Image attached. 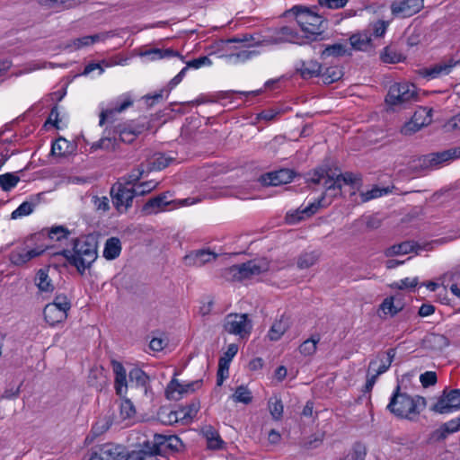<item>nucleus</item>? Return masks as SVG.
<instances>
[{"label":"nucleus","mask_w":460,"mask_h":460,"mask_svg":"<svg viewBox=\"0 0 460 460\" xmlns=\"http://www.w3.org/2000/svg\"><path fill=\"white\" fill-rule=\"evenodd\" d=\"M160 418L164 423L170 425L181 421V418H180L179 409L176 411H171L166 414L164 412H161Z\"/></svg>","instance_id":"13d9d810"},{"label":"nucleus","mask_w":460,"mask_h":460,"mask_svg":"<svg viewBox=\"0 0 460 460\" xmlns=\"http://www.w3.org/2000/svg\"><path fill=\"white\" fill-rule=\"evenodd\" d=\"M144 126H137L136 128L125 127L119 130V138L122 142L132 143L136 137L144 130Z\"/></svg>","instance_id":"49530a36"},{"label":"nucleus","mask_w":460,"mask_h":460,"mask_svg":"<svg viewBox=\"0 0 460 460\" xmlns=\"http://www.w3.org/2000/svg\"><path fill=\"white\" fill-rule=\"evenodd\" d=\"M350 55V48L343 43H335L333 45H328L322 51L323 58H327L329 57L341 58Z\"/></svg>","instance_id":"c85d7f7f"},{"label":"nucleus","mask_w":460,"mask_h":460,"mask_svg":"<svg viewBox=\"0 0 460 460\" xmlns=\"http://www.w3.org/2000/svg\"><path fill=\"white\" fill-rule=\"evenodd\" d=\"M167 438L168 436L155 434L153 441H148L153 452H157L158 454L164 452L165 450Z\"/></svg>","instance_id":"3c124183"},{"label":"nucleus","mask_w":460,"mask_h":460,"mask_svg":"<svg viewBox=\"0 0 460 460\" xmlns=\"http://www.w3.org/2000/svg\"><path fill=\"white\" fill-rule=\"evenodd\" d=\"M132 104H133V100L130 95L125 94V95L120 96L113 107L102 111V113L100 115V125H103L105 120L109 117H111L112 115H114L116 113L124 111L128 107L132 106Z\"/></svg>","instance_id":"412c9836"},{"label":"nucleus","mask_w":460,"mask_h":460,"mask_svg":"<svg viewBox=\"0 0 460 460\" xmlns=\"http://www.w3.org/2000/svg\"><path fill=\"white\" fill-rule=\"evenodd\" d=\"M420 129H421V128L411 119L402 127L401 133L404 136H411Z\"/></svg>","instance_id":"69168bd1"},{"label":"nucleus","mask_w":460,"mask_h":460,"mask_svg":"<svg viewBox=\"0 0 460 460\" xmlns=\"http://www.w3.org/2000/svg\"><path fill=\"white\" fill-rule=\"evenodd\" d=\"M168 193L160 194L153 199H150L144 206L143 212L146 215L157 214L160 211L165 210V208L173 205V208L184 206H190L199 202L201 199L197 198H186L177 200H168Z\"/></svg>","instance_id":"423d86ee"},{"label":"nucleus","mask_w":460,"mask_h":460,"mask_svg":"<svg viewBox=\"0 0 460 460\" xmlns=\"http://www.w3.org/2000/svg\"><path fill=\"white\" fill-rule=\"evenodd\" d=\"M459 408L460 390L453 389L450 391L445 390L430 410L439 414H445L457 411Z\"/></svg>","instance_id":"f8f14e48"},{"label":"nucleus","mask_w":460,"mask_h":460,"mask_svg":"<svg viewBox=\"0 0 460 460\" xmlns=\"http://www.w3.org/2000/svg\"><path fill=\"white\" fill-rule=\"evenodd\" d=\"M148 172L146 164H141L137 168L132 170L130 173L125 178V184L128 186H135L142 176Z\"/></svg>","instance_id":"a18cd8bd"},{"label":"nucleus","mask_w":460,"mask_h":460,"mask_svg":"<svg viewBox=\"0 0 460 460\" xmlns=\"http://www.w3.org/2000/svg\"><path fill=\"white\" fill-rule=\"evenodd\" d=\"M112 370L115 375V389L117 394L122 396L127 392V374L124 367L119 361H111Z\"/></svg>","instance_id":"b1692460"},{"label":"nucleus","mask_w":460,"mask_h":460,"mask_svg":"<svg viewBox=\"0 0 460 460\" xmlns=\"http://www.w3.org/2000/svg\"><path fill=\"white\" fill-rule=\"evenodd\" d=\"M35 284L40 292L51 293L54 291V285L49 276L48 269H40L35 277Z\"/></svg>","instance_id":"7c9ffc66"},{"label":"nucleus","mask_w":460,"mask_h":460,"mask_svg":"<svg viewBox=\"0 0 460 460\" xmlns=\"http://www.w3.org/2000/svg\"><path fill=\"white\" fill-rule=\"evenodd\" d=\"M126 448L119 444L105 443L93 447L86 460H126Z\"/></svg>","instance_id":"6e6552de"},{"label":"nucleus","mask_w":460,"mask_h":460,"mask_svg":"<svg viewBox=\"0 0 460 460\" xmlns=\"http://www.w3.org/2000/svg\"><path fill=\"white\" fill-rule=\"evenodd\" d=\"M289 327L288 319L284 315L276 321L269 331V338L271 341H278L287 332Z\"/></svg>","instance_id":"72a5a7b5"},{"label":"nucleus","mask_w":460,"mask_h":460,"mask_svg":"<svg viewBox=\"0 0 460 460\" xmlns=\"http://www.w3.org/2000/svg\"><path fill=\"white\" fill-rule=\"evenodd\" d=\"M208 447L211 449L220 448L222 440L219 436L213 430L207 431Z\"/></svg>","instance_id":"052dcab7"},{"label":"nucleus","mask_w":460,"mask_h":460,"mask_svg":"<svg viewBox=\"0 0 460 460\" xmlns=\"http://www.w3.org/2000/svg\"><path fill=\"white\" fill-rule=\"evenodd\" d=\"M456 158H460V146L431 154L425 159V162L427 161L429 166H436Z\"/></svg>","instance_id":"5701e85b"},{"label":"nucleus","mask_w":460,"mask_h":460,"mask_svg":"<svg viewBox=\"0 0 460 460\" xmlns=\"http://www.w3.org/2000/svg\"><path fill=\"white\" fill-rule=\"evenodd\" d=\"M442 426L445 428L446 432L450 435L460 430V418L453 419L444 424Z\"/></svg>","instance_id":"774afa93"},{"label":"nucleus","mask_w":460,"mask_h":460,"mask_svg":"<svg viewBox=\"0 0 460 460\" xmlns=\"http://www.w3.org/2000/svg\"><path fill=\"white\" fill-rule=\"evenodd\" d=\"M425 406V398L421 396L411 397L405 393H400V386H397L387 409L398 418L413 420L420 414V408Z\"/></svg>","instance_id":"f03ea898"},{"label":"nucleus","mask_w":460,"mask_h":460,"mask_svg":"<svg viewBox=\"0 0 460 460\" xmlns=\"http://www.w3.org/2000/svg\"><path fill=\"white\" fill-rule=\"evenodd\" d=\"M93 204L99 211L106 212L110 208V201L107 197H93Z\"/></svg>","instance_id":"338daca9"},{"label":"nucleus","mask_w":460,"mask_h":460,"mask_svg":"<svg viewBox=\"0 0 460 460\" xmlns=\"http://www.w3.org/2000/svg\"><path fill=\"white\" fill-rule=\"evenodd\" d=\"M173 158L161 153H156L146 160L147 172L160 171L166 168Z\"/></svg>","instance_id":"a878e982"},{"label":"nucleus","mask_w":460,"mask_h":460,"mask_svg":"<svg viewBox=\"0 0 460 460\" xmlns=\"http://www.w3.org/2000/svg\"><path fill=\"white\" fill-rule=\"evenodd\" d=\"M232 397L234 402L244 404H249L252 400L251 391L243 385L238 386Z\"/></svg>","instance_id":"de8ad7c7"},{"label":"nucleus","mask_w":460,"mask_h":460,"mask_svg":"<svg viewBox=\"0 0 460 460\" xmlns=\"http://www.w3.org/2000/svg\"><path fill=\"white\" fill-rule=\"evenodd\" d=\"M393 189L394 187L381 188L378 186H374L371 190L360 193L361 202H367L371 199L387 195L392 192Z\"/></svg>","instance_id":"58836bf2"},{"label":"nucleus","mask_w":460,"mask_h":460,"mask_svg":"<svg viewBox=\"0 0 460 460\" xmlns=\"http://www.w3.org/2000/svg\"><path fill=\"white\" fill-rule=\"evenodd\" d=\"M297 71L305 79L313 78L320 75L321 65L315 60L304 61L300 67L297 68Z\"/></svg>","instance_id":"2f4dec72"},{"label":"nucleus","mask_w":460,"mask_h":460,"mask_svg":"<svg viewBox=\"0 0 460 460\" xmlns=\"http://www.w3.org/2000/svg\"><path fill=\"white\" fill-rule=\"evenodd\" d=\"M420 380L424 387H428L437 383V375L435 372L427 371L420 375Z\"/></svg>","instance_id":"0e129e2a"},{"label":"nucleus","mask_w":460,"mask_h":460,"mask_svg":"<svg viewBox=\"0 0 460 460\" xmlns=\"http://www.w3.org/2000/svg\"><path fill=\"white\" fill-rule=\"evenodd\" d=\"M321 255L319 250L303 251L296 260L297 269L303 270L314 267L320 261Z\"/></svg>","instance_id":"4be33fe9"},{"label":"nucleus","mask_w":460,"mask_h":460,"mask_svg":"<svg viewBox=\"0 0 460 460\" xmlns=\"http://www.w3.org/2000/svg\"><path fill=\"white\" fill-rule=\"evenodd\" d=\"M294 173L289 169H281L261 176V182L265 185L278 186L287 184L292 181Z\"/></svg>","instance_id":"a211bd4d"},{"label":"nucleus","mask_w":460,"mask_h":460,"mask_svg":"<svg viewBox=\"0 0 460 460\" xmlns=\"http://www.w3.org/2000/svg\"><path fill=\"white\" fill-rule=\"evenodd\" d=\"M135 414H136V410H135V407H134L132 402L128 399L122 400L121 403H120L121 418L124 420L130 419Z\"/></svg>","instance_id":"6e6d98bb"},{"label":"nucleus","mask_w":460,"mask_h":460,"mask_svg":"<svg viewBox=\"0 0 460 460\" xmlns=\"http://www.w3.org/2000/svg\"><path fill=\"white\" fill-rule=\"evenodd\" d=\"M423 0H402L391 4L394 15L406 18L419 13L423 8Z\"/></svg>","instance_id":"4468645a"},{"label":"nucleus","mask_w":460,"mask_h":460,"mask_svg":"<svg viewBox=\"0 0 460 460\" xmlns=\"http://www.w3.org/2000/svg\"><path fill=\"white\" fill-rule=\"evenodd\" d=\"M200 409L199 401H192L190 404L179 409L180 418L181 421L188 423L191 421L198 414Z\"/></svg>","instance_id":"f704fd0d"},{"label":"nucleus","mask_w":460,"mask_h":460,"mask_svg":"<svg viewBox=\"0 0 460 460\" xmlns=\"http://www.w3.org/2000/svg\"><path fill=\"white\" fill-rule=\"evenodd\" d=\"M157 455H159L157 452H153L151 449L150 443L146 442L143 449L132 452L128 456V460H159Z\"/></svg>","instance_id":"e433bc0d"},{"label":"nucleus","mask_w":460,"mask_h":460,"mask_svg":"<svg viewBox=\"0 0 460 460\" xmlns=\"http://www.w3.org/2000/svg\"><path fill=\"white\" fill-rule=\"evenodd\" d=\"M69 234V231L64 226H54L49 230V236L56 241H60L63 238H66Z\"/></svg>","instance_id":"bf43d9fd"},{"label":"nucleus","mask_w":460,"mask_h":460,"mask_svg":"<svg viewBox=\"0 0 460 460\" xmlns=\"http://www.w3.org/2000/svg\"><path fill=\"white\" fill-rule=\"evenodd\" d=\"M394 356L395 351L393 349L377 354L376 357L369 363L368 373H374L377 376H380L386 372L389 369Z\"/></svg>","instance_id":"2eb2a0df"},{"label":"nucleus","mask_w":460,"mask_h":460,"mask_svg":"<svg viewBox=\"0 0 460 460\" xmlns=\"http://www.w3.org/2000/svg\"><path fill=\"white\" fill-rule=\"evenodd\" d=\"M97 240L93 235H83L74 240L71 250L63 251L67 261L84 274L97 259Z\"/></svg>","instance_id":"f257e3e1"},{"label":"nucleus","mask_w":460,"mask_h":460,"mask_svg":"<svg viewBox=\"0 0 460 460\" xmlns=\"http://www.w3.org/2000/svg\"><path fill=\"white\" fill-rule=\"evenodd\" d=\"M111 196L116 209L119 213H125L132 206L136 194L132 186L117 182L111 189Z\"/></svg>","instance_id":"1a4fd4ad"},{"label":"nucleus","mask_w":460,"mask_h":460,"mask_svg":"<svg viewBox=\"0 0 460 460\" xmlns=\"http://www.w3.org/2000/svg\"><path fill=\"white\" fill-rule=\"evenodd\" d=\"M129 379L131 383L135 382L137 385L145 386L148 378L144 371L134 368L129 372Z\"/></svg>","instance_id":"5fc2aeb1"},{"label":"nucleus","mask_w":460,"mask_h":460,"mask_svg":"<svg viewBox=\"0 0 460 460\" xmlns=\"http://www.w3.org/2000/svg\"><path fill=\"white\" fill-rule=\"evenodd\" d=\"M416 86L408 83L391 85L385 102L392 106L402 105L417 100Z\"/></svg>","instance_id":"0eeeda50"},{"label":"nucleus","mask_w":460,"mask_h":460,"mask_svg":"<svg viewBox=\"0 0 460 460\" xmlns=\"http://www.w3.org/2000/svg\"><path fill=\"white\" fill-rule=\"evenodd\" d=\"M104 38L103 35L101 34H94V35H89V36H84L81 38L75 39L71 41V43L68 45V47L72 48L73 49H79L84 47H88L95 42L100 41Z\"/></svg>","instance_id":"4c0bfd02"},{"label":"nucleus","mask_w":460,"mask_h":460,"mask_svg":"<svg viewBox=\"0 0 460 460\" xmlns=\"http://www.w3.org/2000/svg\"><path fill=\"white\" fill-rule=\"evenodd\" d=\"M256 53L250 50H243L236 54L227 56L228 59L233 63L244 62L253 57Z\"/></svg>","instance_id":"4d7b16f0"},{"label":"nucleus","mask_w":460,"mask_h":460,"mask_svg":"<svg viewBox=\"0 0 460 460\" xmlns=\"http://www.w3.org/2000/svg\"><path fill=\"white\" fill-rule=\"evenodd\" d=\"M319 206V203L313 202L307 205L303 209H297L295 212L288 213L286 217L288 223L295 224L300 220L305 219V217H311L312 215L316 213Z\"/></svg>","instance_id":"bb28decb"},{"label":"nucleus","mask_w":460,"mask_h":460,"mask_svg":"<svg viewBox=\"0 0 460 460\" xmlns=\"http://www.w3.org/2000/svg\"><path fill=\"white\" fill-rule=\"evenodd\" d=\"M202 385L201 380H196L188 384H180L177 379H172L167 385L165 394L170 400H180L183 394L194 392Z\"/></svg>","instance_id":"ddd939ff"},{"label":"nucleus","mask_w":460,"mask_h":460,"mask_svg":"<svg viewBox=\"0 0 460 460\" xmlns=\"http://www.w3.org/2000/svg\"><path fill=\"white\" fill-rule=\"evenodd\" d=\"M158 186V182L155 181H144L138 184H136L133 187V190L136 194V196L138 195H145L146 193H149L153 190H155Z\"/></svg>","instance_id":"603ef678"},{"label":"nucleus","mask_w":460,"mask_h":460,"mask_svg":"<svg viewBox=\"0 0 460 460\" xmlns=\"http://www.w3.org/2000/svg\"><path fill=\"white\" fill-rule=\"evenodd\" d=\"M70 308L71 303L67 296L58 295L53 302L45 305L43 309L44 319L50 326H55L67 318Z\"/></svg>","instance_id":"39448f33"},{"label":"nucleus","mask_w":460,"mask_h":460,"mask_svg":"<svg viewBox=\"0 0 460 460\" xmlns=\"http://www.w3.org/2000/svg\"><path fill=\"white\" fill-rule=\"evenodd\" d=\"M350 49L366 51L371 48V37L367 31L358 32L349 37Z\"/></svg>","instance_id":"cd10ccee"},{"label":"nucleus","mask_w":460,"mask_h":460,"mask_svg":"<svg viewBox=\"0 0 460 460\" xmlns=\"http://www.w3.org/2000/svg\"><path fill=\"white\" fill-rule=\"evenodd\" d=\"M217 254L210 250H196L190 252L183 258L184 263L189 267H202L217 260Z\"/></svg>","instance_id":"dca6fc26"},{"label":"nucleus","mask_w":460,"mask_h":460,"mask_svg":"<svg viewBox=\"0 0 460 460\" xmlns=\"http://www.w3.org/2000/svg\"><path fill=\"white\" fill-rule=\"evenodd\" d=\"M34 204L31 202H22L15 210L11 214L12 219H17L22 217L28 216L33 212Z\"/></svg>","instance_id":"8fccbe9b"},{"label":"nucleus","mask_w":460,"mask_h":460,"mask_svg":"<svg viewBox=\"0 0 460 460\" xmlns=\"http://www.w3.org/2000/svg\"><path fill=\"white\" fill-rule=\"evenodd\" d=\"M139 56L147 57L152 61L171 57H178L181 59H183V57L178 51H175L172 49H163L153 48L149 49L141 50L139 52Z\"/></svg>","instance_id":"393cba45"},{"label":"nucleus","mask_w":460,"mask_h":460,"mask_svg":"<svg viewBox=\"0 0 460 460\" xmlns=\"http://www.w3.org/2000/svg\"><path fill=\"white\" fill-rule=\"evenodd\" d=\"M291 14L295 16L296 23L299 25L301 31L305 34L307 39L311 36H318L322 34V24L323 22L322 16L301 6H294L286 12L287 16Z\"/></svg>","instance_id":"20e7f679"},{"label":"nucleus","mask_w":460,"mask_h":460,"mask_svg":"<svg viewBox=\"0 0 460 460\" xmlns=\"http://www.w3.org/2000/svg\"><path fill=\"white\" fill-rule=\"evenodd\" d=\"M413 250V245L410 242H404L387 248L385 252V256L392 257L400 254H407Z\"/></svg>","instance_id":"c03bdc74"},{"label":"nucleus","mask_w":460,"mask_h":460,"mask_svg":"<svg viewBox=\"0 0 460 460\" xmlns=\"http://www.w3.org/2000/svg\"><path fill=\"white\" fill-rule=\"evenodd\" d=\"M70 153V143L63 138H58L51 146V154L56 156H65Z\"/></svg>","instance_id":"37998d69"},{"label":"nucleus","mask_w":460,"mask_h":460,"mask_svg":"<svg viewBox=\"0 0 460 460\" xmlns=\"http://www.w3.org/2000/svg\"><path fill=\"white\" fill-rule=\"evenodd\" d=\"M356 178L352 173L346 172L338 175L336 179L327 178L324 181L326 194L336 196L340 193L342 183L349 184L355 181Z\"/></svg>","instance_id":"6ab92c4d"},{"label":"nucleus","mask_w":460,"mask_h":460,"mask_svg":"<svg viewBox=\"0 0 460 460\" xmlns=\"http://www.w3.org/2000/svg\"><path fill=\"white\" fill-rule=\"evenodd\" d=\"M411 119L417 123V125H419L422 128L423 127L430 124L432 120L431 111L428 110L427 108H420L418 111L414 112Z\"/></svg>","instance_id":"ea45409f"},{"label":"nucleus","mask_w":460,"mask_h":460,"mask_svg":"<svg viewBox=\"0 0 460 460\" xmlns=\"http://www.w3.org/2000/svg\"><path fill=\"white\" fill-rule=\"evenodd\" d=\"M380 310L385 314H389L391 316H394L398 312L402 310L401 305H395L394 301V297H387L385 298L382 304L380 305Z\"/></svg>","instance_id":"09e8293b"},{"label":"nucleus","mask_w":460,"mask_h":460,"mask_svg":"<svg viewBox=\"0 0 460 460\" xmlns=\"http://www.w3.org/2000/svg\"><path fill=\"white\" fill-rule=\"evenodd\" d=\"M322 76L325 84H332L341 78L342 72L339 67H329Z\"/></svg>","instance_id":"864d4df0"},{"label":"nucleus","mask_w":460,"mask_h":460,"mask_svg":"<svg viewBox=\"0 0 460 460\" xmlns=\"http://www.w3.org/2000/svg\"><path fill=\"white\" fill-rule=\"evenodd\" d=\"M121 252V243L117 237L109 238L104 245L103 256L107 260H114L119 256Z\"/></svg>","instance_id":"473e14b6"},{"label":"nucleus","mask_w":460,"mask_h":460,"mask_svg":"<svg viewBox=\"0 0 460 460\" xmlns=\"http://www.w3.org/2000/svg\"><path fill=\"white\" fill-rule=\"evenodd\" d=\"M320 341L318 334L312 335L311 338L305 340L298 347L299 353L305 357H312L317 349V344Z\"/></svg>","instance_id":"c9c22d12"},{"label":"nucleus","mask_w":460,"mask_h":460,"mask_svg":"<svg viewBox=\"0 0 460 460\" xmlns=\"http://www.w3.org/2000/svg\"><path fill=\"white\" fill-rule=\"evenodd\" d=\"M268 408L270 415L274 420H279L282 418L284 407L281 400L279 397L273 396L270 398Z\"/></svg>","instance_id":"79ce46f5"},{"label":"nucleus","mask_w":460,"mask_h":460,"mask_svg":"<svg viewBox=\"0 0 460 460\" xmlns=\"http://www.w3.org/2000/svg\"><path fill=\"white\" fill-rule=\"evenodd\" d=\"M425 346L433 350H441L448 346V339L438 333H429L424 339Z\"/></svg>","instance_id":"c756f323"},{"label":"nucleus","mask_w":460,"mask_h":460,"mask_svg":"<svg viewBox=\"0 0 460 460\" xmlns=\"http://www.w3.org/2000/svg\"><path fill=\"white\" fill-rule=\"evenodd\" d=\"M293 42L297 44L304 43L303 40H300L299 35L292 28L288 26H284L275 31L274 36H272L270 40H264L267 44L270 43H280V42Z\"/></svg>","instance_id":"aec40b11"},{"label":"nucleus","mask_w":460,"mask_h":460,"mask_svg":"<svg viewBox=\"0 0 460 460\" xmlns=\"http://www.w3.org/2000/svg\"><path fill=\"white\" fill-rule=\"evenodd\" d=\"M458 64H460V61L453 58H445L429 68L423 69L420 75L431 79L438 78L450 74L452 69Z\"/></svg>","instance_id":"f3484780"},{"label":"nucleus","mask_w":460,"mask_h":460,"mask_svg":"<svg viewBox=\"0 0 460 460\" xmlns=\"http://www.w3.org/2000/svg\"><path fill=\"white\" fill-rule=\"evenodd\" d=\"M20 181V177L13 172L0 175V187L4 191H10Z\"/></svg>","instance_id":"a19ab883"},{"label":"nucleus","mask_w":460,"mask_h":460,"mask_svg":"<svg viewBox=\"0 0 460 460\" xmlns=\"http://www.w3.org/2000/svg\"><path fill=\"white\" fill-rule=\"evenodd\" d=\"M381 59L385 62V63H392V64H394V63H397L400 61V56L397 55L394 51H393L392 49H388V48H385L384 49V52L382 53L381 55Z\"/></svg>","instance_id":"e2e57ef3"},{"label":"nucleus","mask_w":460,"mask_h":460,"mask_svg":"<svg viewBox=\"0 0 460 460\" xmlns=\"http://www.w3.org/2000/svg\"><path fill=\"white\" fill-rule=\"evenodd\" d=\"M224 330L241 338L247 337L252 330V323L247 314H229L224 320Z\"/></svg>","instance_id":"9d476101"},{"label":"nucleus","mask_w":460,"mask_h":460,"mask_svg":"<svg viewBox=\"0 0 460 460\" xmlns=\"http://www.w3.org/2000/svg\"><path fill=\"white\" fill-rule=\"evenodd\" d=\"M46 250L47 246L37 245L32 247L24 243L10 252L9 260L16 266H23L30 261L42 255Z\"/></svg>","instance_id":"9b49d317"},{"label":"nucleus","mask_w":460,"mask_h":460,"mask_svg":"<svg viewBox=\"0 0 460 460\" xmlns=\"http://www.w3.org/2000/svg\"><path fill=\"white\" fill-rule=\"evenodd\" d=\"M318 3L323 7L339 9L344 7L348 0H318Z\"/></svg>","instance_id":"680f3d73"},{"label":"nucleus","mask_w":460,"mask_h":460,"mask_svg":"<svg viewBox=\"0 0 460 460\" xmlns=\"http://www.w3.org/2000/svg\"><path fill=\"white\" fill-rule=\"evenodd\" d=\"M270 266V261L265 258L254 259L222 270L221 276L227 281L249 280L267 272Z\"/></svg>","instance_id":"7ed1b4c3"}]
</instances>
